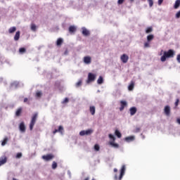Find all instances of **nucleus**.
Segmentation results:
<instances>
[{
    "mask_svg": "<svg viewBox=\"0 0 180 180\" xmlns=\"http://www.w3.org/2000/svg\"><path fill=\"white\" fill-rule=\"evenodd\" d=\"M175 56V52L172 49H169L167 51H165L163 56L160 58L162 63L167 61V58H172Z\"/></svg>",
    "mask_w": 180,
    "mask_h": 180,
    "instance_id": "1",
    "label": "nucleus"
},
{
    "mask_svg": "<svg viewBox=\"0 0 180 180\" xmlns=\"http://www.w3.org/2000/svg\"><path fill=\"white\" fill-rule=\"evenodd\" d=\"M125 172H126V165H123L121 167L120 174L119 177L117 176V174H115L114 176V179L115 180H117V179L122 180L123 179V176H124Z\"/></svg>",
    "mask_w": 180,
    "mask_h": 180,
    "instance_id": "2",
    "label": "nucleus"
},
{
    "mask_svg": "<svg viewBox=\"0 0 180 180\" xmlns=\"http://www.w3.org/2000/svg\"><path fill=\"white\" fill-rule=\"evenodd\" d=\"M109 139L112 141H110L108 144L111 146V147H113L114 148H119V144L115 143V141L116 140V138L112 134H110L108 135Z\"/></svg>",
    "mask_w": 180,
    "mask_h": 180,
    "instance_id": "3",
    "label": "nucleus"
},
{
    "mask_svg": "<svg viewBox=\"0 0 180 180\" xmlns=\"http://www.w3.org/2000/svg\"><path fill=\"white\" fill-rule=\"evenodd\" d=\"M37 116H39L37 112L33 114L30 123V130H33V127H34V124H36V120H37Z\"/></svg>",
    "mask_w": 180,
    "mask_h": 180,
    "instance_id": "4",
    "label": "nucleus"
},
{
    "mask_svg": "<svg viewBox=\"0 0 180 180\" xmlns=\"http://www.w3.org/2000/svg\"><path fill=\"white\" fill-rule=\"evenodd\" d=\"M95 79H96V75L89 72L88 74L86 84H91V82H94Z\"/></svg>",
    "mask_w": 180,
    "mask_h": 180,
    "instance_id": "5",
    "label": "nucleus"
},
{
    "mask_svg": "<svg viewBox=\"0 0 180 180\" xmlns=\"http://www.w3.org/2000/svg\"><path fill=\"white\" fill-rule=\"evenodd\" d=\"M92 133H94L92 129L83 130L79 132V136H90Z\"/></svg>",
    "mask_w": 180,
    "mask_h": 180,
    "instance_id": "6",
    "label": "nucleus"
},
{
    "mask_svg": "<svg viewBox=\"0 0 180 180\" xmlns=\"http://www.w3.org/2000/svg\"><path fill=\"white\" fill-rule=\"evenodd\" d=\"M54 158V155L53 154H48L42 156V160L44 161H51Z\"/></svg>",
    "mask_w": 180,
    "mask_h": 180,
    "instance_id": "7",
    "label": "nucleus"
},
{
    "mask_svg": "<svg viewBox=\"0 0 180 180\" xmlns=\"http://www.w3.org/2000/svg\"><path fill=\"white\" fill-rule=\"evenodd\" d=\"M120 60L124 64H126V63L129 61V56H127V54H123L122 56H121Z\"/></svg>",
    "mask_w": 180,
    "mask_h": 180,
    "instance_id": "8",
    "label": "nucleus"
},
{
    "mask_svg": "<svg viewBox=\"0 0 180 180\" xmlns=\"http://www.w3.org/2000/svg\"><path fill=\"white\" fill-rule=\"evenodd\" d=\"M23 112V108L22 107L18 108L15 111L16 117H19L22 115V112Z\"/></svg>",
    "mask_w": 180,
    "mask_h": 180,
    "instance_id": "9",
    "label": "nucleus"
},
{
    "mask_svg": "<svg viewBox=\"0 0 180 180\" xmlns=\"http://www.w3.org/2000/svg\"><path fill=\"white\" fill-rule=\"evenodd\" d=\"M171 113V108L169 107V105H166L165 107V114L166 115V116H169Z\"/></svg>",
    "mask_w": 180,
    "mask_h": 180,
    "instance_id": "10",
    "label": "nucleus"
},
{
    "mask_svg": "<svg viewBox=\"0 0 180 180\" xmlns=\"http://www.w3.org/2000/svg\"><path fill=\"white\" fill-rule=\"evenodd\" d=\"M63 131H64V128L63 126H59L58 129H55L53 133V134H56V133H60V134H63Z\"/></svg>",
    "mask_w": 180,
    "mask_h": 180,
    "instance_id": "11",
    "label": "nucleus"
},
{
    "mask_svg": "<svg viewBox=\"0 0 180 180\" xmlns=\"http://www.w3.org/2000/svg\"><path fill=\"white\" fill-rule=\"evenodd\" d=\"M91 61H92V59L91 56H85L84 58V63L85 64H91Z\"/></svg>",
    "mask_w": 180,
    "mask_h": 180,
    "instance_id": "12",
    "label": "nucleus"
},
{
    "mask_svg": "<svg viewBox=\"0 0 180 180\" xmlns=\"http://www.w3.org/2000/svg\"><path fill=\"white\" fill-rule=\"evenodd\" d=\"M130 115L131 116H134L136 113H137V108L136 107H132L129 109Z\"/></svg>",
    "mask_w": 180,
    "mask_h": 180,
    "instance_id": "13",
    "label": "nucleus"
},
{
    "mask_svg": "<svg viewBox=\"0 0 180 180\" xmlns=\"http://www.w3.org/2000/svg\"><path fill=\"white\" fill-rule=\"evenodd\" d=\"M19 129L22 133H25V131H26V127L25 126V122H22L20 124Z\"/></svg>",
    "mask_w": 180,
    "mask_h": 180,
    "instance_id": "14",
    "label": "nucleus"
},
{
    "mask_svg": "<svg viewBox=\"0 0 180 180\" xmlns=\"http://www.w3.org/2000/svg\"><path fill=\"white\" fill-rule=\"evenodd\" d=\"M6 161H8V158L6 156L0 158V167L4 165V164H6Z\"/></svg>",
    "mask_w": 180,
    "mask_h": 180,
    "instance_id": "15",
    "label": "nucleus"
},
{
    "mask_svg": "<svg viewBox=\"0 0 180 180\" xmlns=\"http://www.w3.org/2000/svg\"><path fill=\"white\" fill-rule=\"evenodd\" d=\"M83 36H89V30H88L86 28L83 27L82 28V32Z\"/></svg>",
    "mask_w": 180,
    "mask_h": 180,
    "instance_id": "16",
    "label": "nucleus"
},
{
    "mask_svg": "<svg viewBox=\"0 0 180 180\" xmlns=\"http://www.w3.org/2000/svg\"><path fill=\"white\" fill-rule=\"evenodd\" d=\"M19 39H20V31H17L14 36V40L15 41H18Z\"/></svg>",
    "mask_w": 180,
    "mask_h": 180,
    "instance_id": "17",
    "label": "nucleus"
},
{
    "mask_svg": "<svg viewBox=\"0 0 180 180\" xmlns=\"http://www.w3.org/2000/svg\"><path fill=\"white\" fill-rule=\"evenodd\" d=\"M63 43H64V40L63 39V38H58L56 41V46H58V47L61 46V44H63Z\"/></svg>",
    "mask_w": 180,
    "mask_h": 180,
    "instance_id": "18",
    "label": "nucleus"
},
{
    "mask_svg": "<svg viewBox=\"0 0 180 180\" xmlns=\"http://www.w3.org/2000/svg\"><path fill=\"white\" fill-rule=\"evenodd\" d=\"M77 32V27L75 26L72 25L69 27V33H75Z\"/></svg>",
    "mask_w": 180,
    "mask_h": 180,
    "instance_id": "19",
    "label": "nucleus"
},
{
    "mask_svg": "<svg viewBox=\"0 0 180 180\" xmlns=\"http://www.w3.org/2000/svg\"><path fill=\"white\" fill-rule=\"evenodd\" d=\"M120 103H121V106L120 108V110L122 112V110L124 109V106H127V103L126 101H122Z\"/></svg>",
    "mask_w": 180,
    "mask_h": 180,
    "instance_id": "20",
    "label": "nucleus"
},
{
    "mask_svg": "<svg viewBox=\"0 0 180 180\" xmlns=\"http://www.w3.org/2000/svg\"><path fill=\"white\" fill-rule=\"evenodd\" d=\"M129 91H133L134 89V81H131L129 85L128 86Z\"/></svg>",
    "mask_w": 180,
    "mask_h": 180,
    "instance_id": "21",
    "label": "nucleus"
},
{
    "mask_svg": "<svg viewBox=\"0 0 180 180\" xmlns=\"http://www.w3.org/2000/svg\"><path fill=\"white\" fill-rule=\"evenodd\" d=\"M89 110H90V113L92 115V116H94V115H95V112H96L95 106H94V105L90 106Z\"/></svg>",
    "mask_w": 180,
    "mask_h": 180,
    "instance_id": "22",
    "label": "nucleus"
},
{
    "mask_svg": "<svg viewBox=\"0 0 180 180\" xmlns=\"http://www.w3.org/2000/svg\"><path fill=\"white\" fill-rule=\"evenodd\" d=\"M97 84H98V85H102V84H103V77L102 76H100L97 80Z\"/></svg>",
    "mask_w": 180,
    "mask_h": 180,
    "instance_id": "23",
    "label": "nucleus"
},
{
    "mask_svg": "<svg viewBox=\"0 0 180 180\" xmlns=\"http://www.w3.org/2000/svg\"><path fill=\"white\" fill-rule=\"evenodd\" d=\"M180 6V0H176L174 8V9H178Z\"/></svg>",
    "mask_w": 180,
    "mask_h": 180,
    "instance_id": "24",
    "label": "nucleus"
},
{
    "mask_svg": "<svg viewBox=\"0 0 180 180\" xmlns=\"http://www.w3.org/2000/svg\"><path fill=\"white\" fill-rule=\"evenodd\" d=\"M134 141V136H131L125 138V141H127L128 143L130 141Z\"/></svg>",
    "mask_w": 180,
    "mask_h": 180,
    "instance_id": "25",
    "label": "nucleus"
},
{
    "mask_svg": "<svg viewBox=\"0 0 180 180\" xmlns=\"http://www.w3.org/2000/svg\"><path fill=\"white\" fill-rule=\"evenodd\" d=\"M16 32V27H11L8 29V33L12 34Z\"/></svg>",
    "mask_w": 180,
    "mask_h": 180,
    "instance_id": "26",
    "label": "nucleus"
},
{
    "mask_svg": "<svg viewBox=\"0 0 180 180\" xmlns=\"http://www.w3.org/2000/svg\"><path fill=\"white\" fill-rule=\"evenodd\" d=\"M115 136H117V137H118V139L122 138V134L120 133V131H119V130L116 129L115 131Z\"/></svg>",
    "mask_w": 180,
    "mask_h": 180,
    "instance_id": "27",
    "label": "nucleus"
},
{
    "mask_svg": "<svg viewBox=\"0 0 180 180\" xmlns=\"http://www.w3.org/2000/svg\"><path fill=\"white\" fill-rule=\"evenodd\" d=\"M151 40H154V35L153 34H150L147 36V41H151Z\"/></svg>",
    "mask_w": 180,
    "mask_h": 180,
    "instance_id": "28",
    "label": "nucleus"
},
{
    "mask_svg": "<svg viewBox=\"0 0 180 180\" xmlns=\"http://www.w3.org/2000/svg\"><path fill=\"white\" fill-rule=\"evenodd\" d=\"M8 137H5L4 140L1 142V146H6V143H8Z\"/></svg>",
    "mask_w": 180,
    "mask_h": 180,
    "instance_id": "29",
    "label": "nucleus"
},
{
    "mask_svg": "<svg viewBox=\"0 0 180 180\" xmlns=\"http://www.w3.org/2000/svg\"><path fill=\"white\" fill-rule=\"evenodd\" d=\"M41 95H43V93H41V91H37L36 92L35 96L36 98H41Z\"/></svg>",
    "mask_w": 180,
    "mask_h": 180,
    "instance_id": "30",
    "label": "nucleus"
},
{
    "mask_svg": "<svg viewBox=\"0 0 180 180\" xmlns=\"http://www.w3.org/2000/svg\"><path fill=\"white\" fill-rule=\"evenodd\" d=\"M151 32H153V27H148L146 28V34L151 33Z\"/></svg>",
    "mask_w": 180,
    "mask_h": 180,
    "instance_id": "31",
    "label": "nucleus"
},
{
    "mask_svg": "<svg viewBox=\"0 0 180 180\" xmlns=\"http://www.w3.org/2000/svg\"><path fill=\"white\" fill-rule=\"evenodd\" d=\"M81 85H82V80H79V81L76 83V87H77V88H79V86H81Z\"/></svg>",
    "mask_w": 180,
    "mask_h": 180,
    "instance_id": "32",
    "label": "nucleus"
},
{
    "mask_svg": "<svg viewBox=\"0 0 180 180\" xmlns=\"http://www.w3.org/2000/svg\"><path fill=\"white\" fill-rule=\"evenodd\" d=\"M19 53H20L21 54H23V53H26V49L25 48H20L19 49Z\"/></svg>",
    "mask_w": 180,
    "mask_h": 180,
    "instance_id": "33",
    "label": "nucleus"
},
{
    "mask_svg": "<svg viewBox=\"0 0 180 180\" xmlns=\"http://www.w3.org/2000/svg\"><path fill=\"white\" fill-rule=\"evenodd\" d=\"M36 28H37L36 25L34 24L31 25V30H32L33 32H36Z\"/></svg>",
    "mask_w": 180,
    "mask_h": 180,
    "instance_id": "34",
    "label": "nucleus"
},
{
    "mask_svg": "<svg viewBox=\"0 0 180 180\" xmlns=\"http://www.w3.org/2000/svg\"><path fill=\"white\" fill-rule=\"evenodd\" d=\"M94 150H95L96 151H99V150H101V147L99 146V145L96 144V145L94 146Z\"/></svg>",
    "mask_w": 180,
    "mask_h": 180,
    "instance_id": "35",
    "label": "nucleus"
},
{
    "mask_svg": "<svg viewBox=\"0 0 180 180\" xmlns=\"http://www.w3.org/2000/svg\"><path fill=\"white\" fill-rule=\"evenodd\" d=\"M150 8H151L154 5V1L153 0H148Z\"/></svg>",
    "mask_w": 180,
    "mask_h": 180,
    "instance_id": "36",
    "label": "nucleus"
},
{
    "mask_svg": "<svg viewBox=\"0 0 180 180\" xmlns=\"http://www.w3.org/2000/svg\"><path fill=\"white\" fill-rule=\"evenodd\" d=\"M56 168H57V162H53V164H52V169H56Z\"/></svg>",
    "mask_w": 180,
    "mask_h": 180,
    "instance_id": "37",
    "label": "nucleus"
},
{
    "mask_svg": "<svg viewBox=\"0 0 180 180\" xmlns=\"http://www.w3.org/2000/svg\"><path fill=\"white\" fill-rule=\"evenodd\" d=\"M140 130H141L140 127H136L134 131V133H139Z\"/></svg>",
    "mask_w": 180,
    "mask_h": 180,
    "instance_id": "38",
    "label": "nucleus"
},
{
    "mask_svg": "<svg viewBox=\"0 0 180 180\" xmlns=\"http://www.w3.org/2000/svg\"><path fill=\"white\" fill-rule=\"evenodd\" d=\"M15 158H22V153H17Z\"/></svg>",
    "mask_w": 180,
    "mask_h": 180,
    "instance_id": "39",
    "label": "nucleus"
},
{
    "mask_svg": "<svg viewBox=\"0 0 180 180\" xmlns=\"http://www.w3.org/2000/svg\"><path fill=\"white\" fill-rule=\"evenodd\" d=\"M144 47H145V49H147L148 47H150V43L145 42L144 43Z\"/></svg>",
    "mask_w": 180,
    "mask_h": 180,
    "instance_id": "40",
    "label": "nucleus"
},
{
    "mask_svg": "<svg viewBox=\"0 0 180 180\" xmlns=\"http://www.w3.org/2000/svg\"><path fill=\"white\" fill-rule=\"evenodd\" d=\"M163 2H164V0H158V4L159 6H161Z\"/></svg>",
    "mask_w": 180,
    "mask_h": 180,
    "instance_id": "41",
    "label": "nucleus"
},
{
    "mask_svg": "<svg viewBox=\"0 0 180 180\" xmlns=\"http://www.w3.org/2000/svg\"><path fill=\"white\" fill-rule=\"evenodd\" d=\"M179 17H180V11H179L176 13V18L177 19H179Z\"/></svg>",
    "mask_w": 180,
    "mask_h": 180,
    "instance_id": "42",
    "label": "nucleus"
},
{
    "mask_svg": "<svg viewBox=\"0 0 180 180\" xmlns=\"http://www.w3.org/2000/svg\"><path fill=\"white\" fill-rule=\"evenodd\" d=\"M123 2H124V0H118L117 4H118V5H122V4H123Z\"/></svg>",
    "mask_w": 180,
    "mask_h": 180,
    "instance_id": "43",
    "label": "nucleus"
},
{
    "mask_svg": "<svg viewBox=\"0 0 180 180\" xmlns=\"http://www.w3.org/2000/svg\"><path fill=\"white\" fill-rule=\"evenodd\" d=\"M179 104V98H177L176 100V102L174 103V105H175V106H178Z\"/></svg>",
    "mask_w": 180,
    "mask_h": 180,
    "instance_id": "44",
    "label": "nucleus"
},
{
    "mask_svg": "<svg viewBox=\"0 0 180 180\" xmlns=\"http://www.w3.org/2000/svg\"><path fill=\"white\" fill-rule=\"evenodd\" d=\"M68 98H65V100L63 101V103H68Z\"/></svg>",
    "mask_w": 180,
    "mask_h": 180,
    "instance_id": "45",
    "label": "nucleus"
},
{
    "mask_svg": "<svg viewBox=\"0 0 180 180\" xmlns=\"http://www.w3.org/2000/svg\"><path fill=\"white\" fill-rule=\"evenodd\" d=\"M176 60L180 63V54L177 55Z\"/></svg>",
    "mask_w": 180,
    "mask_h": 180,
    "instance_id": "46",
    "label": "nucleus"
},
{
    "mask_svg": "<svg viewBox=\"0 0 180 180\" xmlns=\"http://www.w3.org/2000/svg\"><path fill=\"white\" fill-rule=\"evenodd\" d=\"M27 102H29V98H24V103H26Z\"/></svg>",
    "mask_w": 180,
    "mask_h": 180,
    "instance_id": "47",
    "label": "nucleus"
},
{
    "mask_svg": "<svg viewBox=\"0 0 180 180\" xmlns=\"http://www.w3.org/2000/svg\"><path fill=\"white\" fill-rule=\"evenodd\" d=\"M176 122H177V123H178L179 124H180V118H178L177 120H176Z\"/></svg>",
    "mask_w": 180,
    "mask_h": 180,
    "instance_id": "48",
    "label": "nucleus"
},
{
    "mask_svg": "<svg viewBox=\"0 0 180 180\" xmlns=\"http://www.w3.org/2000/svg\"><path fill=\"white\" fill-rule=\"evenodd\" d=\"M114 172H115V173L117 172V168H115V169H114Z\"/></svg>",
    "mask_w": 180,
    "mask_h": 180,
    "instance_id": "49",
    "label": "nucleus"
},
{
    "mask_svg": "<svg viewBox=\"0 0 180 180\" xmlns=\"http://www.w3.org/2000/svg\"><path fill=\"white\" fill-rule=\"evenodd\" d=\"M134 0H130L131 2H133Z\"/></svg>",
    "mask_w": 180,
    "mask_h": 180,
    "instance_id": "50",
    "label": "nucleus"
},
{
    "mask_svg": "<svg viewBox=\"0 0 180 180\" xmlns=\"http://www.w3.org/2000/svg\"><path fill=\"white\" fill-rule=\"evenodd\" d=\"M91 180H96V179H95L94 178H93Z\"/></svg>",
    "mask_w": 180,
    "mask_h": 180,
    "instance_id": "51",
    "label": "nucleus"
}]
</instances>
